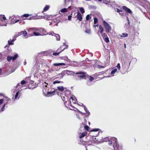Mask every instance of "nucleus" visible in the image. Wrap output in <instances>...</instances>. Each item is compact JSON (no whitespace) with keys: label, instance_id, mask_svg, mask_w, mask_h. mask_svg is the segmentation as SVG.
I'll return each mask as SVG.
<instances>
[{"label":"nucleus","instance_id":"38","mask_svg":"<svg viewBox=\"0 0 150 150\" xmlns=\"http://www.w3.org/2000/svg\"><path fill=\"white\" fill-rule=\"evenodd\" d=\"M98 21V18L96 17L94 18V24H96Z\"/></svg>","mask_w":150,"mask_h":150},{"label":"nucleus","instance_id":"53","mask_svg":"<svg viewBox=\"0 0 150 150\" xmlns=\"http://www.w3.org/2000/svg\"><path fill=\"white\" fill-rule=\"evenodd\" d=\"M89 79L91 81H92L94 80V78L93 77L90 76L89 77Z\"/></svg>","mask_w":150,"mask_h":150},{"label":"nucleus","instance_id":"57","mask_svg":"<svg viewBox=\"0 0 150 150\" xmlns=\"http://www.w3.org/2000/svg\"><path fill=\"white\" fill-rule=\"evenodd\" d=\"M46 72V70L45 69H43V70H41V71H40V73H42V74L45 73Z\"/></svg>","mask_w":150,"mask_h":150},{"label":"nucleus","instance_id":"44","mask_svg":"<svg viewBox=\"0 0 150 150\" xmlns=\"http://www.w3.org/2000/svg\"><path fill=\"white\" fill-rule=\"evenodd\" d=\"M116 67L117 68L118 70H120V69L121 68L120 64V63H118L117 64Z\"/></svg>","mask_w":150,"mask_h":150},{"label":"nucleus","instance_id":"25","mask_svg":"<svg viewBox=\"0 0 150 150\" xmlns=\"http://www.w3.org/2000/svg\"><path fill=\"white\" fill-rule=\"evenodd\" d=\"M50 7L48 5H46L44 8L43 11H42V12L44 11H46L48 10Z\"/></svg>","mask_w":150,"mask_h":150},{"label":"nucleus","instance_id":"54","mask_svg":"<svg viewBox=\"0 0 150 150\" xmlns=\"http://www.w3.org/2000/svg\"><path fill=\"white\" fill-rule=\"evenodd\" d=\"M84 127L85 129L86 130H88V129L89 128V127L87 125H85L84 126Z\"/></svg>","mask_w":150,"mask_h":150},{"label":"nucleus","instance_id":"19","mask_svg":"<svg viewBox=\"0 0 150 150\" xmlns=\"http://www.w3.org/2000/svg\"><path fill=\"white\" fill-rule=\"evenodd\" d=\"M52 17H50V16H42V18H44L45 19H46V20L47 21H49L51 19Z\"/></svg>","mask_w":150,"mask_h":150},{"label":"nucleus","instance_id":"33","mask_svg":"<svg viewBox=\"0 0 150 150\" xmlns=\"http://www.w3.org/2000/svg\"><path fill=\"white\" fill-rule=\"evenodd\" d=\"M14 42L13 41H12V40H11L10 39L8 41V43L9 45H13Z\"/></svg>","mask_w":150,"mask_h":150},{"label":"nucleus","instance_id":"5","mask_svg":"<svg viewBox=\"0 0 150 150\" xmlns=\"http://www.w3.org/2000/svg\"><path fill=\"white\" fill-rule=\"evenodd\" d=\"M111 0H103V3L105 4L108 5V6L110 7H114L116 5L114 1H111Z\"/></svg>","mask_w":150,"mask_h":150},{"label":"nucleus","instance_id":"21","mask_svg":"<svg viewBox=\"0 0 150 150\" xmlns=\"http://www.w3.org/2000/svg\"><path fill=\"white\" fill-rule=\"evenodd\" d=\"M57 88L58 90L61 91H63L64 89V88L63 86H58L57 87Z\"/></svg>","mask_w":150,"mask_h":150},{"label":"nucleus","instance_id":"37","mask_svg":"<svg viewBox=\"0 0 150 150\" xmlns=\"http://www.w3.org/2000/svg\"><path fill=\"white\" fill-rule=\"evenodd\" d=\"M103 141H102V142H107L108 141L109 143L110 142V140L109 139L108 137L105 138L104 139H103Z\"/></svg>","mask_w":150,"mask_h":150},{"label":"nucleus","instance_id":"62","mask_svg":"<svg viewBox=\"0 0 150 150\" xmlns=\"http://www.w3.org/2000/svg\"><path fill=\"white\" fill-rule=\"evenodd\" d=\"M85 32L86 33H90L91 31L89 30H87L85 31Z\"/></svg>","mask_w":150,"mask_h":150},{"label":"nucleus","instance_id":"6","mask_svg":"<svg viewBox=\"0 0 150 150\" xmlns=\"http://www.w3.org/2000/svg\"><path fill=\"white\" fill-rule=\"evenodd\" d=\"M6 18L4 15H0V26H7V23L5 22Z\"/></svg>","mask_w":150,"mask_h":150},{"label":"nucleus","instance_id":"29","mask_svg":"<svg viewBox=\"0 0 150 150\" xmlns=\"http://www.w3.org/2000/svg\"><path fill=\"white\" fill-rule=\"evenodd\" d=\"M99 28L100 30V33H103V31H104L103 28L101 25H100L99 26Z\"/></svg>","mask_w":150,"mask_h":150},{"label":"nucleus","instance_id":"36","mask_svg":"<svg viewBox=\"0 0 150 150\" xmlns=\"http://www.w3.org/2000/svg\"><path fill=\"white\" fill-rule=\"evenodd\" d=\"M15 16H12L10 17L9 18V20L11 21V23L12 22H13V20H14V18H15L14 17Z\"/></svg>","mask_w":150,"mask_h":150},{"label":"nucleus","instance_id":"4","mask_svg":"<svg viewBox=\"0 0 150 150\" xmlns=\"http://www.w3.org/2000/svg\"><path fill=\"white\" fill-rule=\"evenodd\" d=\"M75 74V73L74 72L69 71L68 70H66L64 71H62L61 73L59 74L58 75V76H59L60 77L61 79L62 78L63 76L65 75H74Z\"/></svg>","mask_w":150,"mask_h":150},{"label":"nucleus","instance_id":"41","mask_svg":"<svg viewBox=\"0 0 150 150\" xmlns=\"http://www.w3.org/2000/svg\"><path fill=\"white\" fill-rule=\"evenodd\" d=\"M101 34H102V36L103 38H104L106 37H108L107 35L105 33H101Z\"/></svg>","mask_w":150,"mask_h":150},{"label":"nucleus","instance_id":"11","mask_svg":"<svg viewBox=\"0 0 150 150\" xmlns=\"http://www.w3.org/2000/svg\"><path fill=\"white\" fill-rule=\"evenodd\" d=\"M63 45L66 46V47L64 48L60 52H54L53 53V55L54 56H57L59 55V53L62 51H63L65 49H66L68 47V45H66L65 43L63 44Z\"/></svg>","mask_w":150,"mask_h":150},{"label":"nucleus","instance_id":"23","mask_svg":"<svg viewBox=\"0 0 150 150\" xmlns=\"http://www.w3.org/2000/svg\"><path fill=\"white\" fill-rule=\"evenodd\" d=\"M63 82L62 81H58V80H55L53 83V84H55L56 83H63Z\"/></svg>","mask_w":150,"mask_h":150},{"label":"nucleus","instance_id":"3","mask_svg":"<svg viewBox=\"0 0 150 150\" xmlns=\"http://www.w3.org/2000/svg\"><path fill=\"white\" fill-rule=\"evenodd\" d=\"M36 63L33 67L34 70L35 72H40L42 69V66L40 60L36 59Z\"/></svg>","mask_w":150,"mask_h":150},{"label":"nucleus","instance_id":"35","mask_svg":"<svg viewBox=\"0 0 150 150\" xmlns=\"http://www.w3.org/2000/svg\"><path fill=\"white\" fill-rule=\"evenodd\" d=\"M128 34L127 33H122L121 35L122 37H125L128 36Z\"/></svg>","mask_w":150,"mask_h":150},{"label":"nucleus","instance_id":"52","mask_svg":"<svg viewBox=\"0 0 150 150\" xmlns=\"http://www.w3.org/2000/svg\"><path fill=\"white\" fill-rule=\"evenodd\" d=\"M23 17L27 18L29 16V15L28 14H25L23 15Z\"/></svg>","mask_w":150,"mask_h":150},{"label":"nucleus","instance_id":"42","mask_svg":"<svg viewBox=\"0 0 150 150\" xmlns=\"http://www.w3.org/2000/svg\"><path fill=\"white\" fill-rule=\"evenodd\" d=\"M44 54V52H42L40 53H39L38 54V56L39 57H41L43 56V54Z\"/></svg>","mask_w":150,"mask_h":150},{"label":"nucleus","instance_id":"28","mask_svg":"<svg viewBox=\"0 0 150 150\" xmlns=\"http://www.w3.org/2000/svg\"><path fill=\"white\" fill-rule=\"evenodd\" d=\"M67 9L66 8H64L61 9L60 12L62 13H65L67 12Z\"/></svg>","mask_w":150,"mask_h":150},{"label":"nucleus","instance_id":"27","mask_svg":"<svg viewBox=\"0 0 150 150\" xmlns=\"http://www.w3.org/2000/svg\"><path fill=\"white\" fill-rule=\"evenodd\" d=\"M54 36L56 37L57 40H59L60 39V35L58 34H56Z\"/></svg>","mask_w":150,"mask_h":150},{"label":"nucleus","instance_id":"24","mask_svg":"<svg viewBox=\"0 0 150 150\" xmlns=\"http://www.w3.org/2000/svg\"><path fill=\"white\" fill-rule=\"evenodd\" d=\"M57 21H58V23L56 24L57 26V25L58 23H59V21H58L57 19L56 18H54L52 20V23H53L55 22H57Z\"/></svg>","mask_w":150,"mask_h":150},{"label":"nucleus","instance_id":"30","mask_svg":"<svg viewBox=\"0 0 150 150\" xmlns=\"http://www.w3.org/2000/svg\"><path fill=\"white\" fill-rule=\"evenodd\" d=\"M7 60L8 62H10L12 59V57L11 56H8L7 58Z\"/></svg>","mask_w":150,"mask_h":150},{"label":"nucleus","instance_id":"13","mask_svg":"<svg viewBox=\"0 0 150 150\" xmlns=\"http://www.w3.org/2000/svg\"><path fill=\"white\" fill-rule=\"evenodd\" d=\"M77 19L79 21H81L82 19V17L81 14L78 12L77 14Z\"/></svg>","mask_w":150,"mask_h":150},{"label":"nucleus","instance_id":"50","mask_svg":"<svg viewBox=\"0 0 150 150\" xmlns=\"http://www.w3.org/2000/svg\"><path fill=\"white\" fill-rule=\"evenodd\" d=\"M49 69L48 70V72L50 73H52L53 71V69H50L49 68H48Z\"/></svg>","mask_w":150,"mask_h":150},{"label":"nucleus","instance_id":"17","mask_svg":"<svg viewBox=\"0 0 150 150\" xmlns=\"http://www.w3.org/2000/svg\"><path fill=\"white\" fill-rule=\"evenodd\" d=\"M53 65L55 66H65L66 65V64L64 63H54Z\"/></svg>","mask_w":150,"mask_h":150},{"label":"nucleus","instance_id":"56","mask_svg":"<svg viewBox=\"0 0 150 150\" xmlns=\"http://www.w3.org/2000/svg\"><path fill=\"white\" fill-rule=\"evenodd\" d=\"M17 36H18L16 35H15L14 36V37L13 38L12 40V41H13V42H14V41L16 40V38Z\"/></svg>","mask_w":150,"mask_h":150},{"label":"nucleus","instance_id":"22","mask_svg":"<svg viewBox=\"0 0 150 150\" xmlns=\"http://www.w3.org/2000/svg\"><path fill=\"white\" fill-rule=\"evenodd\" d=\"M36 31H32L33 32V34L34 36H38L39 35H41V34H40V33L38 32H36Z\"/></svg>","mask_w":150,"mask_h":150},{"label":"nucleus","instance_id":"47","mask_svg":"<svg viewBox=\"0 0 150 150\" xmlns=\"http://www.w3.org/2000/svg\"><path fill=\"white\" fill-rule=\"evenodd\" d=\"M91 138L93 139V141L94 142H95L96 140V136H91Z\"/></svg>","mask_w":150,"mask_h":150},{"label":"nucleus","instance_id":"61","mask_svg":"<svg viewBox=\"0 0 150 150\" xmlns=\"http://www.w3.org/2000/svg\"><path fill=\"white\" fill-rule=\"evenodd\" d=\"M26 83V82L24 80H22L21 82V84L22 85H24Z\"/></svg>","mask_w":150,"mask_h":150},{"label":"nucleus","instance_id":"31","mask_svg":"<svg viewBox=\"0 0 150 150\" xmlns=\"http://www.w3.org/2000/svg\"><path fill=\"white\" fill-rule=\"evenodd\" d=\"M117 71V69L115 68L111 72V74L112 75L114 74Z\"/></svg>","mask_w":150,"mask_h":150},{"label":"nucleus","instance_id":"32","mask_svg":"<svg viewBox=\"0 0 150 150\" xmlns=\"http://www.w3.org/2000/svg\"><path fill=\"white\" fill-rule=\"evenodd\" d=\"M18 56V54H16L13 57H12V60H14L17 58Z\"/></svg>","mask_w":150,"mask_h":150},{"label":"nucleus","instance_id":"55","mask_svg":"<svg viewBox=\"0 0 150 150\" xmlns=\"http://www.w3.org/2000/svg\"><path fill=\"white\" fill-rule=\"evenodd\" d=\"M97 67L98 68H101L104 67V66H103L100 65L98 64L97 65Z\"/></svg>","mask_w":150,"mask_h":150},{"label":"nucleus","instance_id":"15","mask_svg":"<svg viewBox=\"0 0 150 150\" xmlns=\"http://www.w3.org/2000/svg\"><path fill=\"white\" fill-rule=\"evenodd\" d=\"M73 1V0H64V3L66 5H69V3L72 4Z\"/></svg>","mask_w":150,"mask_h":150},{"label":"nucleus","instance_id":"2","mask_svg":"<svg viewBox=\"0 0 150 150\" xmlns=\"http://www.w3.org/2000/svg\"><path fill=\"white\" fill-rule=\"evenodd\" d=\"M35 31L38 32L41 35H44L47 34V32L43 28H32L29 29V31Z\"/></svg>","mask_w":150,"mask_h":150},{"label":"nucleus","instance_id":"46","mask_svg":"<svg viewBox=\"0 0 150 150\" xmlns=\"http://www.w3.org/2000/svg\"><path fill=\"white\" fill-rule=\"evenodd\" d=\"M20 21V20H19V19H18V20H15V19H14V21L13 22H12L11 23V24H15V23H16L17 22H19V21Z\"/></svg>","mask_w":150,"mask_h":150},{"label":"nucleus","instance_id":"45","mask_svg":"<svg viewBox=\"0 0 150 150\" xmlns=\"http://www.w3.org/2000/svg\"><path fill=\"white\" fill-rule=\"evenodd\" d=\"M91 17L90 16V15L89 14L87 15L86 16V20L87 21H88L89 19L91 18Z\"/></svg>","mask_w":150,"mask_h":150},{"label":"nucleus","instance_id":"14","mask_svg":"<svg viewBox=\"0 0 150 150\" xmlns=\"http://www.w3.org/2000/svg\"><path fill=\"white\" fill-rule=\"evenodd\" d=\"M87 133V132H86L81 133L80 134H79V138L81 139L83 137L86 135Z\"/></svg>","mask_w":150,"mask_h":150},{"label":"nucleus","instance_id":"8","mask_svg":"<svg viewBox=\"0 0 150 150\" xmlns=\"http://www.w3.org/2000/svg\"><path fill=\"white\" fill-rule=\"evenodd\" d=\"M76 74H79L78 75V77L80 79H86L87 74L84 72H79L76 73Z\"/></svg>","mask_w":150,"mask_h":150},{"label":"nucleus","instance_id":"51","mask_svg":"<svg viewBox=\"0 0 150 150\" xmlns=\"http://www.w3.org/2000/svg\"><path fill=\"white\" fill-rule=\"evenodd\" d=\"M70 98L72 100L75 101L76 100V98H75L74 96H72L70 97Z\"/></svg>","mask_w":150,"mask_h":150},{"label":"nucleus","instance_id":"26","mask_svg":"<svg viewBox=\"0 0 150 150\" xmlns=\"http://www.w3.org/2000/svg\"><path fill=\"white\" fill-rule=\"evenodd\" d=\"M8 102H7L6 103H5L3 106H2L1 108V111H3L4 110V107L7 104Z\"/></svg>","mask_w":150,"mask_h":150},{"label":"nucleus","instance_id":"9","mask_svg":"<svg viewBox=\"0 0 150 150\" xmlns=\"http://www.w3.org/2000/svg\"><path fill=\"white\" fill-rule=\"evenodd\" d=\"M42 66H45L47 68H49L50 66V62L49 60L46 61L45 60H40Z\"/></svg>","mask_w":150,"mask_h":150},{"label":"nucleus","instance_id":"48","mask_svg":"<svg viewBox=\"0 0 150 150\" xmlns=\"http://www.w3.org/2000/svg\"><path fill=\"white\" fill-rule=\"evenodd\" d=\"M115 10L116 11H117V12L119 13L120 14H122L120 13V12H122L121 10L119 9L118 8H116L115 9Z\"/></svg>","mask_w":150,"mask_h":150},{"label":"nucleus","instance_id":"18","mask_svg":"<svg viewBox=\"0 0 150 150\" xmlns=\"http://www.w3.org/2000/svg\"><path fill=\"white\" fill-rule=\"evenodd\" d=\"M20 93V92L19 91H17L16 94L15 99H18L19 98L20 96H18L19 93Z\"/></svg>","mask_w":150,"mask_h":150},{"label":"nucleus","instance_id":"43","mask_svg":"<svg viewBox=\"0 0 150 150\" xmlns=\"http://www.w3.org/2000/svg\"><path fill=\"white\" fill-rule=\"evenodd\" d=\"M79 10H80V11H81V13H84V12H85L83 8L81 7V8H80Z\"/></svg>","mask_w":150,"mask_h":150},{"label":"nucleus","instance_id":"60","mask_svg":"<svg viewBox=\"0 0 150 150\" xmlns=\"http://www.w3.org/2000/svg\"><path fill=\"white\" fill-rule=\"evenodd\" d=\"M72 16L71 15H69L68 16V19L69 21H70L71 20Z\"/></svg>","mask_w":150,"mask_h":150},{"label":"nucleus","instance_id":"20","mask_svg":"<svg viewBox=\"0 0 150 150\" xmlns=\"http://www.w3.org/2000/svg\"><path fill=\"white\" fill-rule=\"evenodd\" d=\"M55 92V90H54L52 91H48L47 94L48 95H54Z\"/></svg>","mask_w":150,"mask_h":150},{"label":"nucleus","instance_id":"39","mask_svg":"<svg viewBox=\"0 0 150 150\" xmlns=\"http://www.w3.org/2000/svg\"><path fill=\"white\" fill-rule=\"evenodd\" d=\"M78 110V112H79L81 115H85L86 116V115H88V114H87V112L83 113L81 111H80L79 110Z\"/></svg>","mask_w":150,"mask_h":150},{"label":"nucleus","instance_id":"59","mask_svg":"<svg viewBox=\"0 0 150 150\" xmlns=\"http://www.w3.org/2000/svg\"><path fill=\"white\" fill-rule=\"evenodd\" d=\"M53 34H54L55 35H56V34L54 33L53 32H52L51 33H50L49 34V35H52V36H54V35Z\"/></svg>","mask_w":150,"mask_h":150},{"label":"nucleus","instance_id":"64","mask_svg":"<svg viewBox=\"0 0 150 150\" xmlns=\"http://www.w3.org/2000/svg\"><path fill=\"white\" fill-rule=\"evenodd\" d=\"M47 84L45 82L43 84V85L45 87H47Z\"/></svg>","mask_w":150,"mask_h":150},{"label":"nucleus","instance_id":"10","mask_svg":"<svg viewBox=\"0 0 150 150\" xmlns=\"http://www.w3.org/2000/svg\"><path fill=\"white\" fill-rule=\"evenodd\" d=\"M123 9L126 11V13H129L130 14H132V11L129 8H127L126 6H123L122 7Z\"/></svg>","mask_w":150,"mask_h":150},{"label":"nucleus","instance_id":"7","mask_svg":"<svg viewBox=\"0 0 150 150\" xmlns=\"http://www.w3.org/2000/svg\"><path fill=\"white\" fill-rule=\"evenodd\" d=\"M103 23L104 26L106 30V31L107 33H109L111 30V27L105 21H103Z\"/></svg>","mask_w":150,"mask_h":150},{"label":"nucleus","instance_id":"16","mask_svg":"<svg viewBox=\"0 0 150 150\" xmlns=\"http://www.w3.org/2000/svg\"><path fill=\"white\" fill-rule=\"evenodd\" d=\"M83 107L84 108V109L85 112H87V114H88V115H86V117H87V116H89L90 114V112H89V111L88 110L87 108H86V106H85L84 105H83Z\"/></svg>","mask_w":150,"mask_h":150},{"label":"nucleus","instance_id":"12","mask_svg":"<svg viewBox=\"0 0 150 150\" xmlns=\"http://www.w3.org/2000/svg\"><path fill=\"white\" fill-rule=\"evenodd\" d=\"M27 32L25 30H24L23 31H21L20 32L18 33V36L23 35L24 37H25L27 35Z\"/></svg>","mask_w":150,"mask_h":150},{"label":"nucleus","instance_id":"49","mask_svg":"<svg viewBox=\"0 0 150 150\" xmlns=\"http://www.w3.org/2000/svg\"><path fill=\"white\" fill-rule=\"evenodd\" d=\"M3 59V56L2 55V53L1 52L0 53V62L2 61Z\"/></svg>","mask_w":150,"mask_h":150},{"label":"nucleus","instance_id":"40","mask_svg":"<svg viewBox=\"0 0 150 150\" xmlns=\"http://www.w3.org/2000/svg\"><path fill=\"white\" fill-rule=\"evenodd\" d=\"M104 41L107 43H108L109 42V40L108 37L104 38Z\"/></svg>","mask_w":150,"mask_h":150},{"label":"nucleus","instance_id":"34","mask_svg":"<svg viewBox=\"0 0 150 150\" xmlns=\"http://www.w3.org/2000/svg\"><path fill=\"white\" fill-rule=\"evenodd\" d=\"M64 59L67 61L68 62H71V60L69 59L67 57H64Z\"/></svg>","mask_w":150,"mask_h":150},{"label":"nucleus","instance_id":"63","mask_svg":"<svg viewBox=\"0 0 150 150\" xmlns=\"http://www.w3.org/2000/svg\"><path fill=\"white\" fill-rule=\"evenodd\" d=\"M127 22L128 23V24H129V18L128 17H127Z\"/></svg>","mask_w":150,"mask_h":150},{"label":"nucleus","instance_id":"58","mask_svg":"<svg viewBox=\"0 0 150 150\" xmlns=\"http://www.w3.org/2000/svg\"><path fill=\"white\" fill-rule=\"evenodd\" d=\"M100 130V129H93L92 131H93V132H97V131H98V130Z\"/></svg>","mask_w":150,"mask_h":150},{"label":"nucleus","instance_id":"1","mask_svg":"<svg viewBox=\"0 0 150 150\" xmlns=\"http://www.w3.org/2000/svg\"><path fill=\"white\" fill-rule=\"evenodd\" d=\"M112 146L114 148V150H121V148L119 146V145L117 143V139L115 137H112L110 139V142L109 143V144Z\"/></svg>","mask_w":150,"mask_h":150}]
</instances>
